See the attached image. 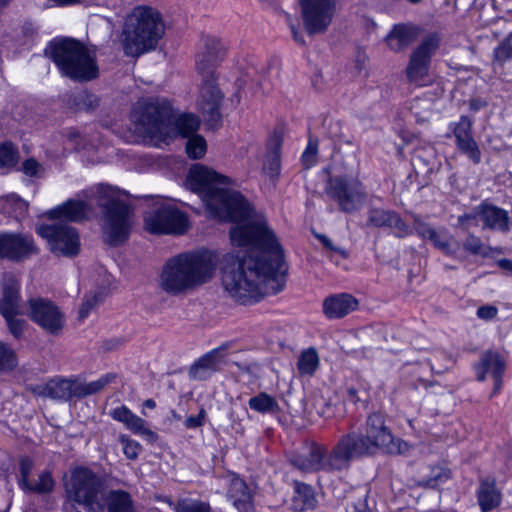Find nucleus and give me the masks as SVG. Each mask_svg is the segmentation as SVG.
Returning <instances> with one entry per match:
<instances>
[{
  "instance_id": "f257e3e1",
  "label": "nucleus",
  "mask_w": 512,
  "mask_h": 512,
  "mask_svg": "<svg viewBox=\"0 0 512 512\" xmlns=\"http://www.w3.org/2000/svg\"><path fill=\"white\" fill-rule=\"evenodd\" d=\"M226 180L203 165H194L187 186L202 198L213 216L237 222L229 232L231 242L248 251L225 256L221 281L225 291L244 304L283 290V249L265 217L257 214L240 192L224 187Z\"/></svg>"
},
{
  "instance_id": "f03ea898",
  "label": "nucleus",
  "mask_w": 512,
  "mask_h": 512,
  "mask_svg": "<svg viewBox=\"0 0 512 512\" xmlns=\"http://www.w3.org/2000/svg\"><path fill=\"white\" fill-rule=\"evenodd\" d=\"M226 55L225 45L214 36L201 38L200 50L196 55V69L201 76L197 105L204 120L211 128L221 121L220 108L224 94L218 87L216 68Z\"/></svg>"
},
{
  "instance_id": "7ed1b4c3",
  "label": "nucleus",
  "mask_w": 512,
  "mask_h": 512,
  "mask_svg": "<svg viewBox=\"0 0 512 512\" xmlns=\"http://www.w3.org/2000/svg\"><path fill=\"white\" fill-rule=\"evenodd\" d=\"M216 265V256L208 251L179 254L163 267L160 287L168 294L184 293L209 281Z\"/></svg>"
},
{
  "instance_id": "20e7f679",
  "label": "nucleus",
  "mask_w": 512,
  "mask_h": 512,
  "mask_svg": "<svg viewBox=\"0 0 512 512\" xmlns=\"http://www.w3.org/2000/svg\"><path fill=\"white\" fill-rule=\"evenodd\" d=\"M88 205L84 201L70 199L47 212L53 223L37 227V233L47 241L49 250L56 256L72 258L80 252L77 230L67 222H78L86 217Z\"/></svg>"
},
{
  "instance_id": "39448f33",
  "label": "nucleus",
  "mask_w": 512,
  "mask_h": 512,
  "mask_svg": "<svg viewBox=\"0 0 512 512\" xmlns=\"http://www.w3.org/2000/svg\"><path fill=\"white\" fill-rule=\"evenodd\" d=\"M161 14L148 6H138L126 17L120 42L127 56L138 57L154 50L164 35Z\"/></svg>"
},
{
  "instance_id": "423d86ee",
  "label": "nucleus",
  "mask_w": 512,
  "mask_h": 512,
  "mask_svg": "<svg viewBox=\"0 0 512 512\" xmlns=\"http://www.w3.org/2000/svg\"><path fill=\"white\" fill-rule=\"evenodd\" d=\"M45 54L55 63L60 73L71 80L90 81L98 75L95 54L74 38L54 39L46 47Z\"/></svg>"
},
{
  "instance_id": "0eeeda50",
  "label": "nucleus",
  "mask_w": 512,
  "mask_h": 512,
  "mask_svg": "<svg viewBox=\"0 0 512 512\" xmlns=\"http://www.w3.org/2000/svg\"><path fill=\"white\" fill-rule=\"evenodd\" d=\"M124 196V193L109 186L98 187L97 204L103 212V240L115 247L128 240L134 225L133 209L123 200Z\"/></svg>"
},
{
  "instance_id": "6e6552de",
  "label": "nucleus",
  "mask_w": 512,
  "mask_h": 512,
  "mask_svg": "<svg viewBox=\"0 0 512 512\" xmlns=\"http://www.w3.org/2000/svg\"><path fill=\"white\" fill-rule=\"evenodd\" d=\"M106 492L105 479L85 467L74 469L66 485L68 500L82 506L88 512L104 511Z\"/></svg>"
},
{
  "instance_id": "1a4fd4ad",
  "label": "nucleus",
  "mask_w": 512,
  "mask_h": 512,
  "mask_svg": "<svg viewBox=\"0 0 512 512\" xmlns=\"http://www.w3.org/2000/svg\"><path fill=\"white\" fill-rule=\"evenodd\" d=\"M170 104L165 100L138 102L133 111L137 129L150 137L166 139L171 135Z\"/></svg>"
},
{
  "instance_id": "9d476101",
  "label": "nucleus",
  "mask_w": 512,
  "mask_h": 512,
  "mask_svg": "<svg viewBox=\"0 0 512 512\" xmlns=\"http://www.w3.org/2000/svg\"><path fill=\"white\" fill-rule=\"evenodd\" d=\"M364 431L362 437L374 455L379 451L399 455L406 454L409 451V444L393 436L385 423L384 416L379 412L371 413L367 417Z\"/></svg>"
},
{
  "instance_id": "9b49d317",
  "label": "nucleus",
  "mask_w": 512,
  "mask_h": 512,
  "mask_svg": "<svg viewBox=\"0 0 512 512\" xmlns=\"http://www.w3.org/2000/svg\"><path fill=\"white\" fill-rule=\"evenodd\" d=\"M326 193L337 203L339 210L347 214L360 210L366 199L363 184L357 179L347 177H331Z\"/></svg>"
},
{
  "instance_id": "f8f14e48",
  "label": "nucleus",
  "mask_w": 512,
  "mask_h": 512,
  "mask_svg": "<svg viewBox=\"0 0 512 512\" xmlns=\"http://www.w3.org/2000/svg\"><path fill=\"white\" fill-rule=\"evenodd\" d=\"M144 225L152 234L182 235L189 228L186 213L169 204H161L144 215Z\"/></svg>"
},
{
  "instance_id": "ddd939ff",
  "label": "nucleus",
  "mask_w": 512,
  "mask_h": 512,
  "mask_svg": "<svg viewBox=\"0 0 512 512\" xmlns=\"http://www.w3.org/2000/svg\"><path fill=\"white\" fill-rule=\"evenodd\" d=\"M441 37L438 33H429L412 51L406 68V76L410 83L423 86L428 81L432 56L439 49Z\"/></svg>"
},
{
  "instance_id": "4468645a",
  "label": "nucleus",
  "mask_w": 512,
  "mask_h": 512,
  "mask_svg": "<svg viewBox=\"0 0 512 512\" xmlns=\"http://www.w3.org/2000/svg\"><path fill=\"white\" fill-rule=\"evenodd\" d=\"M114 376L107 374L89 383L78 379L54 378L48 382L49 398L69 401L72 398H85L100 392Z\"/></svg>"
},
{
  "instance_id": "2eb2a0df",
  "label": "nucleus",
  "mask_w": 512,
  "mask_h": 512,
  "mask_svg": "<svg viewBox=\"0 0 512 512\" xmlns=\"http://www.w3.org/2000/svg\"><path fill=\"white\" fill-rule=\"evenodd\" d=\"M27 316L45 332L58 336L65 325V315L50 299L32 297L27 301Z\"/></svg>"
},
{
  "instance_id": "dca6fc26",
  "label": "nucleus",
  "mask_w": 512,
  "mask_h": 512,
  "mask_svg": "<svg viewBox=\"0 0 512 512\" xmlns=\"http://www.w3.org/2000/svg\"><path fill=\"white\" fill-rule=\"evenodd\" d=\"M337 472L348 470L352 461L373 456L374 453L362 437V433L349 431L338 439L331 448Z\"/></svg>"
},
{
  "instance_id": "f3484780",
  "label": "nucleus",
  "mask_w": 512,
  "mask_h": 512,
  "mask_svg": "<svg viewBox=\"0 0 512 512\" xmlns=\"http://www.w3.org/2000/svg\"><path fill=\"white\" fill-rule=\"evenodd\" d=\"M338 0H300L301 15L309 35L324 33L336 13Z\"/></svg>"
},
{
  "instance_id": "a211bd4d",
  "label": "nucleus",
  "mask_w": 512,
  "mask_h": 512,
  "mask_svg": "<svg viewBox=\"0 0 512 512\" xmlns=\"http://www.w3.org/2000/svg\"><path fill=\"white\" fill-rule=\"evenodd\" d=\"M290 464L304 473L337 472L331 450L324 445L312 443L306 454H294L289 459Z\"/></svg>"
},
{
  "instance_id": "6ab92c4d",
  "label": "nucleus",
  "mask_w": 512,
  "mask_h": 512,
  "mask_svg": "<svg viewBox=\"0 0 512 512\" xmlns=\"http://www.w3.org/2000/svg\"><path fill=\"white\" fill-rule=\"evenodd\" d=\"M38 253L39 249L32 236L23 233H0V259L21 262Z\"/></svg>"
},
{
  "instance_id": "aec40b11",
  "label": "nucleus",
  "mask_w": 512,
  "mask_h": 512,
  "mask_svg": "<svg viewBox=\"0 0 512 512\" xmlns=\"http://www.w3.org/2000/svg\"><path fill=\"white\" fill-rule=\"evenodd\" d=\"M366 225L375 228L386 227L394 229V235L398 238H404L412 234V229L397 212L383 208H369Z\"/></svg>"
},
{
  "instance_id": "412c9836",
  "label": "nucleus",
  "mask_w": 512,
  "mask_h": 512,
  "mask_svg": "<svg viewBox=\"0 0 512 512\" xmlns=\"http://www.w3.org/2000/svg\"><path fill=\"white\" fill-rule=\"evenodd\" d=\"M472 120L467 116H461L453 126V135L457 149L465 154L474 164L481 161V152L472 134Z\"/></svg>"
},
{
  "instance_id": "4be33fe9",
  "label": "nucleus",
  "mask_w": 512,
  "mask_h": 512,
  "mask_svg": "<svg viewBox=\"0 0 512 512\" xmlns=\"http://www.w3.org/2000/svg\"><path fill=\"white\" fill-rule=\"evenodd\" d=\"M505 367V360L499 353L493 351H487L482 354L480 361L474 366L478 381H484L486 374L491 373L494 380L492 396L497 394L502 387V375Z\"/></svg>"
},
{
  "instance_id": "5701e85b",
  "label": "nucleus",
  "mask_w": 512,
  "mask_h": 512,
  "mask_svg": "<svg viewBox=\"0 0 512 512\" xmlns=\"http://www.w3.org/2000/svg\"><path fill=\"white\" fill-rule=\"evenodd\" d=\"M225 480L228 484L227 497L238 512H256L253 494L246 482L234 473L228 474Z\"/></svg>"
},
{
  "instance_id": "b1692460",
  "label": "nucleus",
  "mask_w": 512,
  "mask_h": 512,
  "mask_svg": "<svg viewBox=\"0 0 512 512\" xmlns=\"http://www.w3.org/2000/svg\"><path fill=\"white\" fill-rule=\"evenodd\" d=\"M109 414L114 420L123 423L134 434L144 436L150 442L157 440L158 435L148 427L147 422L132 413L126 406L117 407L111 410Z\"/></svg>"
},
{
  "instance_id": "393cba45",
  "label": "nucleus",
  "mask_w": 512,
  "mask_h": 512,
  "mask_svg": "<svg viewBox=\"0 0 512 512\" xmlns=\"http://www.w3.org/2000/svg\"><path fill=\"white\" fill-rule=\"evenodd\" d=\"M2 297L0 298V313L10 316L20 313V283L12 274H5L1 281Z\"/></svg>"
},
{
  "instance_id": "a878e982",
  "label": "nucleus",
  "mask_w": 512,
  "mask_h": 512,
  "mask_svg": "<svg viewBox=\"0 0 512 512\" xmlns=\"http://www.w3.org/2000/svg\"><path fill=\"white\" fill-rule=\"evenodd\" d=\"M420 32V27L414 24H395L386 36L385 41L390 50L401 52L419 37Z\"/></svg>"
},
{
  "instance_id": "bb28decb",
  "label": "nucleus",
  "mask_w": 512,
  "mask_h": 512,
  "mask_svg": "<svg viewBox=\"0 0 512 512\" xmlns=\"http://www.w3.org/2000/svg\"><path fill=\"white\" fill-rule=\"evenodd\" d=\"M358 300L348 293H340L327 297L323 302L324 314L331 319H338L355 311Z\"/></svg>"
},
{
  "instance_id": "cd10ccee",
  "label": "nucleus",
  "mask_w": 512,
  "mask_h": 512,
  "mask_svg": "<svg viewBox=\"0 0 512 512\" xmlns=\"http://www.w3.org/2000/svg\"><path fill=\"white\" fill-rule=\"evenodd\" d=\"M479 216L484 226L493 230H509L508 212L495 205L483 203L479 206Z\"/></svg>"
},
{
  "instance_id": "c85d7f7f",
  "label": "nucleus",
  "mask_w": 512,
  "mask_h": 512,
  "mask_svg": "<svg viewBox=\"0 0 512 512\" xmlns=\"http://www.w3.org/2000/svg\"><path fill=\"white\" fill-rule=\"evenodd\" d=\"M218 351L213 350L200 357L189 369V377L193 380H207L219 370Z\"/></svg>"
},
{
  "instance_id": "c756f323",
  "label": "nucleus",
  "mask_w": 512,
  "mask_h": 512,
  "mask_svg": "<svg viewBox=\"0 0 512 512\" xmlns=\"http://www.w3.org/2000/svg\"><path fill=\"white\" fill-rule=\"evenodd\" d=\"M478 502L482 512L491 511L501 503V493L496 488L493 478L488 477L480 481Z\"/></svg>"
},
{
  "instance_id": "7c9ffc66",
  "label": "nucleus",
  "mask_w": 512,
  "mask_h": 512,
  "mask_svg": "<svg viewBox=\"0 0 512 512\" xmlns=\"http://www.w3.org/2000/svg\"><path fill=\"white\" fill-rule=\"evenodd\" d=\"M200 125V121L197 116L193 114H182L178 117H174L171 112V124L170 132L171 135L168 138L181 136L183 138H189L196 134Z\"/></svg>"
},
{
  "instance_id": "2f4dec72",
  "label": "nucleus",
  "mask_w": 512,
  "mask_h": 512,
  "mask_svg": "<svg viewBox=\"0 0 512 512\" xmlns=\"http://www.w3.org/2000/svg\"><path fill=\"white\" fill-rule=\"evenodd\" d=\"M317 499L311 485L295 481L294 494L292 497V508L296 512H302L315 508Z\"/></svg>"
},
{
  "instance_id": "473e14b6",
  "label": "nucleus",
  "mask_w": 512,
  "mask_h": 512,
  "mask_svg": "<svg viewBox=\"0 0 512 512\" xmlns=\"http://www.w3.org/2000/svg\"><path fill=\"white\" fill-rule=\"evenodd\" d=\"M104 504L107 512H136L130 493L124 490H107Z\"/></svg>"
},
{
  "instance_id": "72a5a7b5",
  "label": "nucleus",
  "mask_w": 512,
  "mask_h": 512,
  "mask_svg": "<svg viewBox=\"0 0 512 512\" xmlns=\"http://www.w3.org/2000/svg\"><path fill=\"white\" fill-rule=\"evenodd\" d=\"M282 146V137L278 133H273L267 144V154L264 160L263 169L271 177L277 176L280 171V150Z\"/></svg>"
},
{
  "instance_id": "f704fd0d",
  "label": "nucleus",
  "mask_w": 512,
  "mask_h": 512,
  "mask_svg": "<svg viewBox=\"0 0 512 512\" xmlns=\"http://www.w3.org/2000/svg\"><path fill=\"white\" fill-rule=\"evenodd\" d=\"M248 405L251 410L261 414H275L280 411L277 400L265 392H260L256 396L251 397Z\"/></svg>"
},
{
  "instance_id": "c9c22d12",
  "label": "nucleus",
  "mask_w": 512,
  "mask_h": 512,
  "mask_svg": "<svg viewBox=\"0 0 512 512\" xmlns=\"http://www.w3.org/2000/svg\"><path fill=\"white\" fill-rule=\"evenodd\" d=\"M319 366V357L314 348H309L301 353L298 358L297 368L301 375H312Z\"/></svg>"
},
{
  "instance_id": "e433bc0d",
  "label": "nucleus",
  "mask_w": 512,
  "mask_h": 512,
  "mask_svg": "<svg viewBox=\"0 0 512 512\" xmlns=\"http://www.w3.org/2000/svg\"><path fill=\"white\" fill-rule=\"evenodd\" d=\"M507 61H512V32L493 51L495 65L502 67Z\"/></svg>"
},
{
  "instance_id": "4c0bfd02",
  "label": "nucleus",
  "mask_w": 512,
  "mask_h": 512,
  "mask_svg": "<svg viewBox=\"0 0 512 512\" xmlns=\"http://www.w3.org/2000/svg\"><path fill=\"white\" fill-rule=\"evenodd\" d=\"M450 477V472L440 466H435L431 468L430 474L423 477L422 480L419 481V485L428 487V488H436L440 484L446 482Z\"/></svg>"
},
{
  "instance_id": "58836bf2",
  "label": "nucleus",
  "mask_w": 512,
  "mask_h": 512,
  "mask_svg": "<svg viewBox=\"0 0 512 512\" xmlns=\"http://www.w3.org/2000/svg\"><path fill=\"white\" fill-rule=\"evenodd\" d=\"M176 512H210L211 508L208 503L199 500L181 499L177 503L168 501Z\"/></svg>"
},
{
  "instance_id": "ea45409f",
  "label": "nucleus",
  "mask_w": 512,
  "mask_h": 512,
  "mask_svg": "<svg viewBox=\"0 0 512 512\" xmlns=\"http://www.w3.org/2000/svg\"><path fill=\"white\" fill-rule=\"evenodd\" d=\"M206 141L201 135L189 137L186 143V153L192 159H200L206 152Z\"/></svg>"
},
{
  "instance_id": "a19ab883",
  "label": "nucleus",
  "mask_w": 512,
  "mask_h": 512,
  "mask_svg": "<svg viewBox=\"0 0 512 512\" xmlns=\"http://www.w3.org/2000/svg\"><path fill=\"white\" fill-rule=\"evenodd\" d=\"M433 245L447 255H452L456 252L458 245L452 236L446 233L437 231L435 238L430 240Z\"/></svg>"
},
{
  "instance_id": "79ce46f5",
  "label": "nucleus",
  "mask_w": 512,
  "mask_h": 512,
  "mask_svg": "<svg viewBox=\"0 0 512 512\" xmlns=\"http://www.w3.org/2000/svg\"><path fill=\"white\" fill-rule=\"evenodd\" d=\"M18 151L12 143L0 145V167L10 168L17 163Z\"/></svg>"
},
{
  "instance_id": "37998d69",
  "label": "nucleus",
  "mask_w": 512,
  "mask_h": 512,
  "mask_svg": "<svg viewBox=\"0 0 512 512\" xmlns=\"http://www.w3.org/2000/svg\"><path fill=\"white\" fill-rule=\"evenodd\" d=\"M103 294L101 292L91 293L85 296L80 308L79 319L83 321L88 317L90 312L103 301Z\"/></svg>"
},
{
  "instance_id": "c03bdc74",
  "label": "nucleus",
  "mask_w": 512,
  "mask_h": 512,
  "mask_svg": "<svg viewBox=\"0 0 512 512\" xmlns=\"http://www.w3.org/2000/svg\"><path fill=\"white\" fill-rule=\"evenodd\" d=\"M17 366L16 354L8 345L0 342V371H10Z\"/></svg>"
},
{
  "instance_id": "a18cd8bd",
  "label": "nucleus",
  "mask_w": 512,
  "mask_h": 512,
  "mask_svg": "<svg viewBox=\"0 0 512 512\" xmlns=\"http://www.w3.org/2000/svg\"><path fill=\"white\" fill-rule=\"evenodd\" d=\"M53 487L54 481L52 479L51 474L47 471H44L39 475L38 481L35 485L28 483V486H26L25 488L28 489L29 491L41 494L52 491Z\"/></svg>"
},
{
  "instance_id": "49530a36",
  "label": "nucleus",
  "mask_w": 512,
  "mask_h": 512,
  "mask_svg": "<svg viewBox=\"0 0 512 512\" xmlns=\"http://www.w3.org/2000/svg\"><path fill=\"white\" fill-rule=\"evenodd\" d=\"M19 314L20 313H11L10 316H3L10 332L16 339L22 338L24 329L27 325L24 319L17 318V315Z\"/></svg>"
},
{
  "instance_id": "de8ad7c7",
  "label": "nucleus",
  "mask_w": 512,
  "mask_h": 512,
  "mask_svg": "<svg viewBox=\"0 0 512 512\" xmlns=\"http://www.w3.org/2000/svg\"><path fill=\"white\" fill-rule=\"evenodd\" d=\"M118 439L123 445V452L125 456L130 460L137 459L139 452L141 451V445L124 434L120 435Z\"/></svg>"
},
{
  "instance_id": "09e8293b",
  "label": "nucleus",
  "mask_w": 512,
  "mask_h": 512,
  "mask_svg": "<svg viewBox=\"0 0 512 512\" xmlns=\"http://www.w3.org/2000/svg\"><path fill=\"white\" fill-rule=\"evenodd\" d=\"M98 98L96 95L89 93V92H83L79 93L75 97V104L79 110H91L98 106Z\"/></svg>"
},
{
  "instance_id": "8fccbe9b",
  "label": "nucleus",
  "mask_w": 512,
  "mask_h": 512,
  "mask_svg": "<svg viewBox=\"0 0 512 512\" xmlns=\"http://www.w3.org/2000/svg\"><path fill=\"white\" fill-rule=\"evenodd\" d=\"M414 229L420 237L429 241L431 238H435V233L437 232L428 223L421 221L418 216L414 217Z\"/></svg>"
},
{
  "instance_id": "3c124183",
  "label": "nucleus",
  "mask_w": 512,
  "mask_h": 512,
  "mask_svg": "<svg viewBox=\"0 0 512 512\" xmlns=\"http://www.w3.org/2000/svg\"><path fill=\"white\" fill-rule=\"evenodd\" d=\"M22 171L29 177H41L43 167L34 158H29L23 162Z\"/></svg>"
},
{
  "instance_id": "603ef678",
  "label": "nucleus",
  "mask_w": 512,
  "mask_h": 512,
  "mask_svg": "<svg viewBox=\"0 0 512 512\" xmlns=\"http://www.w3.org/2000/svg\"><path fill=\"white\" fill-rule=\"evenodd\" d=\"M463 247L466 251L470 252L471 254L478 255L482 253L483 243L479 237L469 235L465 239Z\"/></svg>"
},
{
  "instance_id": "864d4df0",
  "label": "nucleus",
  "mask_w": 512,
  "mask_h": 512,
  "mask_svg": "<svg viewBox=\"0 0 512 512\" xmlns=\"http://www.w3.org/2000/svg\"><path fill=\"white\" fill-rule=\"evenodd\" d=\"M19 464H20V474H21L20 485L25 488L26 486H28V483H29L28 477H29L30 472L32 471L33 462L30 458L23 457L20 460Z\"/></svg>"
},
{
  "instance_id": "5fc2aeb1",
  "label": "nucleus",
  "mask_w": 512,
  "mask_h": 512,
  "mask_svg": "<svg viewBox=\"0 0 512 512\" xmlns=\"http://www.w3.org/2000/svg\"><path fill=\"white\" fill-rule=\"evenodd\" d=\"M316 146L309 144L302 154L301 160L305 168H310L316 163Z\"/></svg>"
},
{
  "instance_id": "6e6d98bb",
  "label": "nucleus",
  "mask_w": 512,
  "mask_h": 512,
  "mask_svg": "<svg viewBox=\"0 0 512 512\" xmlns=\"http://www.w3.org/2000/svg\"><path fill=\"white\" fill-rule=\"evenodd\" d=\"M206 417L205 409H200L199 414L196 416H189L186 418L184 425L188 429H195L201 427L204 424Z\"/></svg>"
},
{
  "instance_id": "4d7b16f0",
  "label": "nucleus",
  "mask_w": 512,
  "mask_h": 512,
  "mask_svg": "<svg viewBox=\"0 0 512 512\" xmlns=\"http://www.w3.org/2000/svg\"><path fill=\"white\" fill-rule=\"evenodd\" d=\"M498 309L493 305H483L477 309V316L482 320H492L497 316Z\"/></svg>"
},
{
  "instance_id": "13d9d810",
  "label": "nucleus",
  "mask_w": 512,
  "mask_h": 512,
  "mask_svg": "<svg viewBox=\"0 0 512 512\" xmlns=\"http://www.w3.org/2000/svg\"><path fill=\"white\" fill-rule=\"evenodd\" d=\"M366 395L365 392H362L360 395V391L355 387H347L346 389V397L347 400L353 404H357L358 402L364 401L363 396Z\"/></svg>"
},
{
  "instance_id": "bf43d9fd",
  "label": "nucleus",
  "mask_w": 512,
  "mask_h": 512,
  "mask_svg": "<svg viewBox=\"0 0 512 512\" xmlns=\"http://www.w3.org/2000/svg\"><path fill=\"white\" fill-rule=\"evenodd\" d=\"M48 382L45 384H36V385H30L28 387V390L34 394L35 396L39 397H49L48 393Z\"/></svg>"
},
{
  "instance_id": "052dcab7",
  "label": "nucleus",
  "mask_w": 512,
  "mask_h": 512,
  "mask_svg": "<svg viewBox=\"0 0 512 512\" xmlns=\"http://www.w3.org/2000/svg\"><path fill=\"white\" fill-rule=\"evenodd\" d=\"M434 157L433 149H428L427 151L417 150L414 156L415 160L424 161L426 166H430L431 159Z\"/></svg>"
},
{
  "instance_id": "680f3d73",
  "label": "nucleus",
  "mask_w": 512,
  "mask_h": 512,
  "mask_svg": "<svg viewBox=\"0 0 512 512\" xmlns=\"http://www.w3.org/2000/svg\"><path fill=\"white\" fill-rule=\"evenodd\" d=\"M318 239L321 241L323 246L333 252L340 253L343 257H346V252L340 248H337L333 245L332 241L325 235H318Z\"/></svg>"
},
{
  "instance_id": "e2e57ef3",
  "label": "nucleus",
  "mask_w": 512,
  "mask_h": 512,
  "mask_svg": "<svg viewBox=\"0 0 512 512\" xmlns=\"http://www.w3.org/2000/svg\"><path fill=\"white\" fill-rule=\"evenodd\" d=\"M354 509L356 512H372V508L368 505V496L366 494L354 503Z\"/></svg>"
},
{
  "instance_id": "0e129e2a",
  "label": "nucleus",
  "mask_w": 512,
  "mask_h": 512,
  "mask_svg": "<svg viewBox=\"0 0 512 512\" xmlns=\"http://www.w3.org/2000/svg\"><path fill=\"white\" fill-rule=\"evenodd\" d=\"M498 266L502 268L503 270H507L512 273V261L509 259H500L498 261Z\"/></svg>"
},
{
  "instance_id": "69168bd1",
  "label": "nucleus",
  "mask_w": 512,
  "mask_h": 512,
  "mask_svg": "<svg viewBox=\"0 0 512 512\" xmlns=\"http://www.w3.org/2000/svg\"><path fill=\"white\" fill-rule=\"evenodd\" d=\"M290 28H291V31H292V35H293V39L295 40V42L303 45L305 42H304V39L303 37L301 36V34L298 32V30L296 29V27L293 25V24H290Z\"/></svg>"
},
{
  "instance_id": "338daca9",
  "label": "nucleus",
  "mask_w": 512,
  "mask_h": 512,
  "mask_svg": "<svg viewBox=\"0 0 512 512\" xmlns=\"http://www.w3.org/2000/svg\"><path fill=\"white\" fill-rule=\"evenodd\" d=\"M485 106V102L480 99H473L470 101V108L474 111H477Z\"/></svg>"
},
{
  "instance_id": "774afa93",
  "label": "nucleus",
  "mask_w": 512,
  "mask_h": 512,
  "mask_svg": "<svg viewBox=\"0 0 512 512\" xmlns=\"http://www.w3.org/2000/svg\"><path fill=\"white\" fill-rule=\"evenodd\" d=\"M61 6L75 5L81 2V0H53Z\"/></svg>"
}]
</instances>
